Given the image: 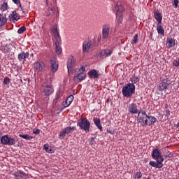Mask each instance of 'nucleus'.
Masks as SVG:
<instances>
[{
  "mask_svg": "<svg viewBox=\"0 0 179 179\" xmlns=\"http://www.w3.org/2000/svg\"><path fill=\"white\" fill-rule=\"evenodd\" d=\"M137 122L141 124V125H145V127L148 125H153L156 122V117L153 116L148 115L146 111L141 110L137 115Z\"/></svg>",
  "mask_w": 179,
  "mask_h": 179,
  "instance_id": "f257e3e1",
  "label": "nucleus"
},
{
  "mask_svg": "<svg viewBox=\"0 0 179 179\" xmlns=\"http://www.w3.org/2000/svg\"><path fill=\"white\" fill-rule=\"evenodd\" d=\"M135 93V84L128 83L122 87V94L124 97H131Z\"/></svg>",
  "mask_w": 179,
  "mask_h": 179,
  "instance_id": "f03ea898",
  "label": "nucleus"
},
{
  "mask_svg": "<svg viewBox=\"0 0 179 179\" xmlns=\"http://www.w3.org/2000/svg\"><path fill=\"white\" fill-rule=\"evenodd\" d=\"M78 126L80 127L81 129L85 131V132H89L90 131V122L86 118H81L78 121Z\"/></svg>",
  "mask_w": 179,
  "mask_h": 179,
  "instance_id": "7ed1b4c3",
  "label": "nucleus"
},
{
  "mask_svg": "<svg viewBox=\"0 0 179 179\" xmlns=\"http://www.w3.org/2000/svg\"><path fill=\"white\" fill-rule=\"evenodd\" d=\"M1 142L3 145H8V146H13L16 145V140L15 138L9 137L8 135L1 136Z\"/></svg>",
  "mask_w": 179,
  "mask_h": 179,
  "instance_id": "20e7f679",
  "label": "nucleus"
},
{
  "mask_svg": "<svg viewBox=\"0 0 179 179\" xmlns=\"http://www.w3.org/2000/svg\"><path fill=\"white\" fill-rule=\"evenodd\" d=\"M152 157L157 162H164V157L162 155V151L159 148H155L152 150Z\"/></svg>",
  "mask_w": 179,
  "mask_h": 179,
  "instance_id": "39448f33",
  "label": "nucleus"
},
{
  "mask_svg": "<svg viewBox=\"0 0 179 179\" xmlns=\"http://www.w3.org/2000/svg\"><path fill=\"white\" fill-rule=\"evenodd\" d=\"M171 85V81L170 79L166 78L162 80V83H159L158 87V90L159 92H166L169 89V86Z\"/></svg>",
  "mask_w": 179,
  "mask_h": 179,
  "instance_id": "423d86ee",
  "label": "nucleus"
},
{
  "mask_svg": "<svg viewBox=\"0 0 179 179\" xmlns=\"http://www.w3.org/2000/svg\"><path fill=\"white\" fill-rule=\"evenodd\" d=\"M86 71L85 66H81L78 70V73L76 76H74V80L77 79V82H82V80H85L86 79V73L85 71Z\"/></svg>",
  "mask_w": 179,
  "mask_h": 179,
  "instance_id": "0eeeda50",
  "label": "nucleus"
},
{
  "mask_svg": "<svg viewBox=\"0 0 179 179\" xmlns=\"http://www.w3.org/2000/svg\"><path fill=\"white\" fill-rule=\"evenodd\" d=\"M76 129V127H67L64 128L59 134V137L60 139H64L66 135L71 134L72 131H75Z\"/></svg>",
  "mask_w": 179,
  "mask_h": 179,
  "instance_id": "6e6552de",
  "label": "nucleus"
},
{
  "mask_svg": "<svg viewBox=\"0 0 179 179\" xmlns=\"http://www.w3.org/2000/svg\"><path fill=\"white\" fill-rule=\"evenodd\" d=\"M54 92V87L52 85H47L42 88L41 94L42 96H50Z\"/></svg>",
  "mask_w": 179,
  "mask_h": 179,
  "instance_id": "1a4fd4ad",
  "label": "nucleus"
},
{
  "mask_svg": "<svg viewBox=\"0 0 179 179\" xmlns=\"http://www.w3.org/2000/svg\"><path fill=\"white\" fill-rule=\"evenodd\" d=\"M66 65L68 73H71V72H72V69H73V66L75 65V57H73V56L69 57Z\"/></svg>",
  "mask_w": 179,
  "mask_h": 179,
  "instance_id": "9d476101",
  "label": "nucleus"
},
{
  "mask_svg": "<svg viewBox=\"0 0 179 179\" xmlns=\"http://www.w3.org/2000/svg\"><path fill=\"white\" fill-rule=\"evenodd\" d=\"M92 45H93L92 41L84 42L83 44V52L88 54L89 51H90V49L92 48Z\"/></svg>",
  "mask_w": 179,
  "mask_h": 179,
  "instance_id": "9b49d317",
  "label": "nucleus"
},
{
  "mask_svg": "<svg viewBox=\"0 0 179 179\" xmlns=\"http://www.w3.org/2000/svg\"><path fill=\"white\" fill-rule=\"evenodd\" d=\"M108 34H110V25L104 24L102 29V38H108Z\"/></svg>",
  "mask_w": 179,
  "mask_h": 179,
  "instance_id": "f8f14e48",
  "label": "nucleus"
},
{
  "mask_svg": "<svg viewBox=\"0 0 179 179\" xmlns=\"http://www.w3.org/2000/svg\"><path fill=\"white\" fill-rule=\"evenodd\" d=\"M128 111L130 114H138V106L135 103H130L128 106Z\"/></svg>",
  "mask_w": 179,
  "mask_h": 179,
  "instance_id": "ddd939ff",
  "label": "nucleus"
},
{
  "mask_svg": "<svg viewBox=\"0 0 179 179\" xmlns=\"http://www.w3.org/2000/svg\"><path fill=\"white\" fill-rule=\"evenodd\" d=\"M8 19L10 22H17V20L20 19V17L19 16V14L16 13V11H13L12 13L9 15Z\"/></svg>",
  "mask_w": 179,
  "mask_h": 179,
  "instance_id": "4468645a",
  "label": "nucleus"
},
{
  "mask_svg": "<svg viewBox=\"0 0 179 179\" xmlns=\"http://www.w3.org/2000/svg\"><path fill=\"white\" fill-rule=\"evenodd\" d=\"M29 55H30L29 52H21L18 55V59L20 62H24L29 58Z\"/></svg>",
  "mask_w": 179,
  "mask_h": 179,
  "instance_id": "2eb2a0df",
  "label": "nucleus"
},
{
  "mask_svg": "<svg viewBox=\"0 0 179 179\" xmlns=\"http://www.w3.org/2000/svg\"><path fill=\"white\" fill-rule=\"evenodd\" d=\"M51 64V71L52 72H57L58 71V62H57V59L53 58L50 60Z\"/></svg>",
  "mask_w": 179,
  "mask_h": 179,
  "instance_id": "dca6fc26",
  "label": "nucleus"
},
{
  "mask_svg": "<svg viewBox=\"0 0 179 179\" xmlns=\"http://www.w3.org/2000/svg\"><path fill=\"white\" fill-rule=\"evenodd\" d=\"M150 166H152V167H155V169H162L163 167V162L161 161H150Z\"/></svg>",
  "mask_w": 179,
  "mask_h": 179,
  "instance_id": "f3484780",
  "label": "nucleus"
},
{
  "mask_svg": "<svg viewBox=\"0 0 179 179\" xmlns=\"http://www.w3.org/2000/svg\"><path fill=\"white\" fill-rule=\"evenodd\" d=\"M34 68L36 71H38V72L43 71L44 69V62H36L34 64Z\"/></svg>",
  "mask_w": 179,
  "mask_h": 179,
  "instance_id": "a211bd4d",
  "label": "nucleus"
},
{
  "mask_svg": "<svg viewBox=\"0 0 179 179\" xmlns=\"http://www.w3.org/2000/svg\"><path fill=\"white\" fill-rule=\"evenodd\" d=\"M111 54H113V50L110 49H105L100 52V57H110Z\"/></svg>",
  "mask_w": 179,
  "mask_h": 179,
  "instance_id": "6ab92c4d",
  "label": "nucleus"
},
{
  "mask_svg": "<svg viewBox=\"0 0 179 179\" xmlns=\"http://www.w3.org/2000/svg\"><path fill=\"white\" fill-rule=\"evenodd\" d=\"M154 16L158 22L157 24L162 23V20H163V17L162 16V13H160V11L157 10L154 13Z\"/></svg>",
  "mask_w": 179,
  "mask_h": 179,
  "instance_id": "aec40b11",
  "label": "nucleus"
},
{
  "mask_svg": "<svg viewBox=\"0 0 179 179\" xmlns=\"http://www.w3.org/2000/svg\"><path fill=\"white\" fill-rule=\"evenodd\" d=\"M115 10H116V15H117L118 13L122 12L124 10V6L121 4V2H117L115 7Z\"/></svg>",
  "mask_w": 179,
  "mask_h": 179,
  "instance_id": "412c9836",
  "label": "nucleus"
},
{
  "mask_svg": "<svg viewBox=\"0 0 179 179\" xmlns=\"http://www.w3.org/2000/svg\"><path fill=\"white\" fill-rule=\"evenodd\" d=\"M73 101V95H70L65 101V102L63 103V106L64 107H69L71 106V103Z\"/></svg>",
  "mask_w": 179,
  "mask_h": 179,
  "instance_id": "4be33fe9",
  "label": "nucleus"
},
{
  "mask_svg": "<svg viewBox=\"0 0 179 179\" xmlns=\"http://www.w3.org/2000/svg\"><path fill=\"white\" fill-rule=\"evenodd\" d=\"M166 45L168 48H171V47H174V45H176V41L173 38H167Z\"/></svg>",
  "mask_w": 179,
  "mask_h": 179,
  "instance_id": "5701e85b",
  "label": "nucleus"
},
{
  "mask_svg": "<svg viewBox=\"0 0 179 179\" xmlns=\"http://www.w3.org/2000/svg\"><path fill=\"white\" fill-rule=\"evenodd\" d=\"M15 177L16 179H22L24 177H27V175L24 172H22V171H19L15 173Z\"/></svg>",
  "mask_w": 179,
  "mask_h": 179,
  "instance_id": "b1692460",
  "label": "nucleus"
},
{
  "mask_svg": "<svg viewBox=\"0 0 179 179\" xmlns=\"http://www.w3.org/2000/svg\"><path fill=\"white\" fill-rule=\"evenodd\" d=\"M157 31L158 34H160L161 36H164V29L162 26V23L157 24Z\"/></svg>",
  "mask_w": 179,
  "mask_h": 179,
  "instance_id": "393cba45",
  "label": "nucleus"
},
{
  "mask_svg": "<svg viewBox=\"0 0 179 179\" xmlns=\"http://www.w3.org/2000/svg\"><path fill=\"white\" fill-rule=\"evenodd\" d=\"M88 75L90 78H94V79H97L99 78V72L94 69L91 70L88 73Z\"/></svg>",
  "mask_w": 179,
  "mask_h": 179,
  "instance_id": "a878e982",
  "label": "nucleus"
},
{
  "mask_svg": "<svg viewBox=\"0 0 179 179\" xmlns=\"http://www.w3.org/2000/svg\"><path fill=\"white\" fill-rule=\"evenodd\" d=\"M93 120L96 127H97V128H99L101 131H103V127L101 126V123H100V119L94 117Z\"/></svg>",
  "mask_w": 179,
  "mask_h": 179,
  "instance_id": "bb28decb",
  "label": "nucleus"
},
{
  "mask_svg": "<svg viewBox=\"0 0 179 179\" xmlns=\"http://www.w3.org/2000/svg\"><path fill=\"white\" fill-rule=\"evenodd\" d=\"M6 22H8V20L3 16V15L0 14V27H2V26H5V24H6Z\"/></svg>",
  "mask_w": 179,
  "mask_h": 179,
  "instance_id": "cd10ccee",
  "label": "nucleus"
},
{
  "mask_svg": "<svg viewBox=\"0 0 179 179\" xmlns=\"http://www.w3.org/2000/svg\"><path fill=\"white\" fill-rule=\"evenodd\" d=\"M55 52L58 55L62 52V48H61V44H55Z\"/></svg>",
  "mask_w": 179,
  "mask_h": 179,
  "instance_id": "c85d7f7f",
  "label": "nucleus"
},
{
  "mask_svg": "<svg viewBox=\"0 0 179 179\" xmlns=\"http://www.w3.org/2000/svg\"><path fill=\"white\" fill-rule=\"evenodd\" d=\"M43 149L47 153H52V147L50 146L48 144H45L43 145Z\"/></svg>",
  "mask_w": 179,
  "mask_h": 179,
  "instance_id": "c756f323",
  "label": "nucleus"
},
{
  "mask_svg": "<svg viewBox=\"0 0 179 179\" xmlns=\"http://www.w3.org/2000/svg\"><path fill=\"white\" fill-rule=\"evenodd\" d=\"M54 36H55V44H57V45L61 44L62 40H61V36H59V34H57L54 35Z\"/></svg>",
  "mask_w": 179,
  "mask_h": 179,
  "instance_id": "7c9ffc66",
  "label": "nucleus"
},
{
  "mask_svg": "<svg viewBox=\"0 0 179 179\" xmlns=\"http://www.w3.org/2000/svg\"><path fill=\"white\" fill-rule=\"evenodd\" d=\"M20 138H22L23 139H26L27 141H31L33 137L29 136V134H20Z\"/></svg>",
  "mask_w": 179,
  "mask_h": 179,
  "instance_id": "2f4dec72",
  "label": "nucleus"
},
{
  "mask_svg": "<svg viewBox=\"0 0 179 179\" xmlns=\"http://www.w3.org/2000/svg\"><path fill=\"white\" fill-rule=\"evenodd\" d=\"M5 10H8V3L4 2L1 6V11L5 12Z\"/></svg>",
  "mask_w": 179,
  "mask_h": 179,
  "instance_id": "473e14b6",
  "label": "nucleus"
},
{
  "mask_svg": "<svg viewBox=\"0 0 179 179\" xmlns=\"http://www.w3.org/2000/svg\"><path fill=\"white\" fill-rule=\"evenodd\" d=\"M52 31L54 36L55 34H59V32H58V29L57 28V26H55V25H53L52 27Z\"/></svg>",
  "mask_w": 179,
  "mask_h": 179,
  "instance_id": "72a5a7b5",
  "label": "nucleus"
},
{
  "mask_svg": "<svg viewBox=\"0 0 179 179\" xmlns=\"http://www.w3.org/2000/svg\"><path fill=\"white\" fill-rule=\"evenodd\" d=\"M26 31V27H22L17 30L18 34H23Z\"/></svg>",
  "mask_w": 179,
  "mask_h": 179,
  "instance_id": "f704fd0d",
  "label": "nucleus"
},
{
  "mask_svg": "<svg viewBox=\"0 0 179 179\" xmlns=\"http://www.w3.org/2000/svg\"><path fill=\"white\" fill-rule=\"evenodd\" d=\"M134 178L135 179L142 178V173H141V171H138L137 173H136V174L134 175Z\"/></svg>",
  "mask_w": 179,
  "mask_h": 179,
  "instance_id": "c9c22d12",
  "label": "nucleus"
},
{
  "mask_svg": "<svg viewBox=\"0 0 179 179\" xmlns=\"http://www.w3.org/2000/svg\"><path fill=\"white\" fill-rule=\"evenodd\" d=\"M131 83H134V85H135V83H138V82H139V78H138V77H134V78H132L131 79Z\"/></svg>",
  "mask_w": 179,
  "mask_h": 179,
  "instance_id": "e433bc0d",
  "label": "nucleus"
},
{
  "mask_svg": "<svg viewBox=\"0 0 179 179\" xmlns=\"http://www.w3.org/2000/svg\"><path fill=\"white\" fill-rule=\"evenodd\" d=\"M10 83V80L9 78L6 77L3 79V85H9Z\"/></svg>",
  "mask_w": 179,
  "mask_h": 179,
  "instance_id": "4c0bfd02",
  "label": "nucleus"
},
{
  "mask_svg": "<svg viewBox=\"0 0 179 179\" xmlns=\"http://www.w3.org/2000/svg\"><path fill=\"white\" fill-rule=\"evenodd\" d=\"M136 43H138V34H136L134 36L133 41H132V44H136Z\"/></svg>",
  "mask_w": 179,
  "mask_h": 179,
  "instance_id": "58836bf2",
  "label": "nucleus"
},
{
  "mask_svg": "<svg viewBox=\"0 0 179 179\" xmlns=\"http://www.w3.org/2000/svg\"><path fill=\"white\" fill-rule=\"evenodd\" d=\"M13 2L15 3V5H19L20 8H22V4H20V0H13Z\"/></svg>",
  "mask_w": 179,
  "mask_h": 179,
  "instance_id": "ea45409f",
  "label": "nucleus"
},
{
  "mask_svg": "<svg viewBox=\"0 0 179 179\" xmlns=\"http://www.w3.org/2000/svg\"><path fill=\"white\" fill-rule=\"evenodd\" d=\"M173 66H176V68H177L178 66H179V62H178V60H175V61H173Z\"/></svg>",
  "mask_w": 179,
  "mask_h": 179,
  "instance_id": "a19ab883",
  "label": "nucleus"
},
{
  "mask_svg": "<svg viewBox=\"0 0 179 179\" xmlns=\"http://www.w3.org/2000/svg\"><path fill=\"white\" fill-rule=\"evenodd\" d=\"M94 138L92 137L90 139V145H91V146H93V145H94Z\"/></svg>",
  "mask_w": 179,
  "mask_h": 179,
  "instance_id": "79ce46f5",
  "label": "nucleus"
},
{
  "mask_svg": "<svg viewBox=\"0 0 179 179\" xmlns=\"http://www.w3.org/2000/svg\"><path fill=\"white\" fill-rule=\"evenodd\" d=\"M178 0H173V5H175V8H177L178 6Z\"/></svg>",
  "mask_w": 179,
  "mask_h": 179,
  "instance_id": "37998d69",
  "label": "nucleus"
},
{
  "mask_svg": "<svg viewBox=\"0 0 179 179\" xmlns=\"http://www.w3.org/2000/svg\"><path fill=\"white\" fill-rule=\"evenodd\" d=\"M34 134H35V135H38V134H40V129H36L35 130L33 131Z\"/></svg>",
  "mask_w": 179,
  "mask_h": 179,
  "instance_id": "c03bdc74",
  "label": "nucleus"
},
{
  "mask_svg": "<svg viewBox=\"0 0 179 179\" xmlns=\"http://www.w3.org/2000/svg\"><path fill=\"white\" fill-rule=\"evenodd\" d=\"M122 15H120L118 18V23H122Z\"/></svg>",
  "mask_w": 179,
  "mask_h": 179,
  "instance_id": "a18cd8bd",
  "label": "nucleus"
},
{
  "mask_svg": "<svg viewBox=\"0 0 179 179\" xmlns=\"http://www.w3.org/2000/svg\"><path fill=\"white\" fill-rule=\"evenodd\" d=\"M50 12H52V13L54 14V13H55V9L54 8L51 7L50 8Z\"/></svg>",
  "mask_w": 179,
  "mask_h": 179,
  "instance_id": "49530a36",
  "label": "nucleus"
},
{
  "mask_svg": "<svg viewBox=\"0 0 179 179\" xmlns=\"http://www.w3.org/2000/svg\"><path fill=\"white\" fill-rule=\"evenodd\" d=\"M166 115H170V110H166Z\"/></svg>",
  "mask_w": 179,
  "mask_h": 179,
  "instance_id": "de8ad7c7",
  "label": "nucleus"
},
{
  "mask_svg": "<svg viewBox=\"0 0 179 179\" xmlns=\"http://www.w3.org/2000/svg\"><path fill=\"white\" fill-rule=\"evenodd\" d=\"M107 132H108V134H113V133H111V131H110V130H107Z\"/></svg>",
  "mask_w": 179,
  "mask_h": 179,
  "instance_id": "09e8293b",
  "label": "nucleus"
},
{
  "mask_svg": "<svg viewBox=\"0 0 179 179\" xmlns=\"http://www.w3.org/2000/svg\"><path fill=\"white\" fill-rule=\"evenodd\" d=\"M21 82L23 83V80H21Z\"/></svg>",
  "mask_w": 179,
  "mask_h": 179,
  "instance_id": "8fccbe9b",
  "label": "nucleus"
},
{
  "mask_svg": "<svg viewBox=\"0 0 179 179\" xmlns=\"http://www.w3.org/2000/svg\"><path fill=\"white\" fill-rule=\"evenodd\" d=\"M146 179H150V177H148V178H146Z\"/></svg>",
  "mask_w": 179,
  "mask_h": 179,
  "instance_id": "3c124183",
  "label": "nucleus"
},
{
  "mask_svg": "<svg viewBox=\"0 0 179 179\" xmlns=\"http://www.w3.org/2000/svg\"><path fill=\"white\" fill-rule=\"evenodd\" d=\"M0 72H1V64H0Z\"/></svg>",
  "mask_w": 179,
  "mask_h": 179,
  "instance_id": "603ef678",
  "label": "nucleus"
},
{
  "mask_svg": "<svg viewBox=\"0 0 179 179\" xmlns=\"http://www.w3.org/2000/svg\"><path fill=\"white\" fill-rule=\"evenodd\" d=\"M23 80H24V81L26 80V79H24Z\"/></svg>",
  "mask_w": 179,
  "mask_h": 179,
  "instance_id": "864d4df0",
  "label": "nucleus"
},
{
  "mask_svg": "<svg viewBox=\"0 0 179 179\" xmlns=\"http://www.w3.org/2000/svg\"><path fill=\"white\" fill-rule=\"evenodd\" d=\"M1 100V97H0V101Z\"/></svg>",
  "mask_w": 179,
  "mask_h": 179,
  "instance_id": "5fc2aeb1",
  "label": "nucleus"
},
{
  "mask_svg": "<svg viewBox=\"0 0 179 179\" xmlns=\"http://www.w3.org/2000/svg\"><path fill=\"white\" fill-rule=\"evenodd\" d=\"M150 36H152V34H150Z\"/></svg>",
  "mask_w": 179,
  "mask_h": 179,
  "instance_id": "6e6d98bb",
  "label": "nucleus"
}]
</instances>
